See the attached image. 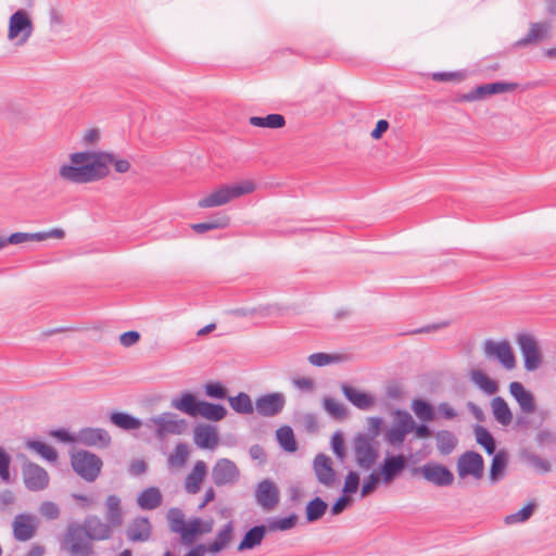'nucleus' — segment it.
<instances>
[{
	"label": "nucleus",
	"mask_w": 556,
	"mask_h": 556,
	"mask_svg": "<svg viewBox=\"0 0 556 556\" xmlns=\"http://www.w3.org/2000/svg\"><path fill=\"white\" fill-rule=\"evenodd\" d=\"M71 164H63L59 168L61 179L73 184H89L105 178L113 165L114 169L124 174L130 169V163L124 159H117L109 152H75L70 155Z\"/></svg>",
	"instance_id": "nucleus-1"
},
{
	"label": "nucleus",
	"mask_w": 556,
	"mask_h": 556,
	"mask_svg": "<svg viewBox=\"0 0 556 556\" xmlns=\"http://www.w3.org/2000/svg\"><path fill=\"white\" fill-rule=\"evenodd\" d=\"M168 529L172 533L180 536V543L185 546H191L197 538L201 535L200 518L195 517L188 522L185 519V514L180 508L173 507L167 511Z\"/></svg>",
	"instance_id": "nucleus-2"
},
{
	"label": "nucleus",
	"mask_w": 556,
	"mask_h": 556,
	"mask_svg": "<svg viewBox=\"0 0 556 556\" xmlns=\"http://www.w3.org/2000/svg\"><path fill=\"white\" fill-rule=\"evenodd\" d=\"M255 190V184L250 180L236 185H223L205 198L198 202L201 208H211L229 203L233 199L252 193Z\"/></svg>",
	"instance_id": "nucleus-3"
},
{
	"label": "nucleus",
	"mask_w": 556,
	"mask_h": 556,
	"mask_svg": "<svg viewBox=\"0 0 556 556\" xmlns=\"http://www.w3.org/2000/svg\"><path fill=\"white\" fill-rule=\"evenodd\" d=\"M61 545L72 556H90L93 552L85 529L76 522L67 526Z\"/></svg>",
	"instance_id": "nucleus-4"
},
{
	"label": "nucleus",
	"mask_w": 556,
	"mask_h": 556,
	"mask_svg": "<svg viewBox=\"0 0 556 556\" xmlns=\"http://www.w3.org/2000/svg\"><path fill=\"white\" fill-rule=\"evenodd\" d=\"M71 465L81 479L93 482L101 472L103 462L94 453L80 450L71 454Z\"/></svg>",
	"instance_id": "nucleus-5"
},
{
	"label": "nucleus",
	"mask_w": 556,
	"mask_h": 556,
	"mask_svg": "<svg viewBox=\"0 0 556 556\" xmlns=\"http://www.w3.org/2000/svg\"><path fill=\"white\" fill-rule=\"evenodd\" d=\"M34 31V24L25 10H17L9 20L8 39L16 46H24Z\"/></svg>",
	"instance_id": "nucleus-6"
},
{
	"label": "nucleus",
	"mask_w": 556,
	"mask_h": 556,
	"mask_svg": "<svg viewBox=\"0 0 556 556\" xmlns=\"http://www.w3.org/2000/svg\"><path fill=\"white\" fill-rule=\"evenodd\" d=\"M148 428H155V434L163 438L167 434H182L187 429V421L174 413H162L153 416L146 422Z\"/></svg>",
	"instance_id": "nucleus-7"
},
{
	"label": "nucleus",
	"mask_w": 556,
	"mask_h": 556,
	"mask_svg": "<svg viewBox=\"0 0 556 556\" xmlns=\"http://www.w3.org/2000/svg\"><path fill=\"white\" fill-rule=\"evenodd\" d=\"M394 417L395 422L386 432L384 439L390 445L400 447L404 443L406 435L413 432L415 428V420L408 412L402 409H396L394 412Z\"/></svg>",
	"instance_id": "nucleus-8"
},
{
	"label": "nucleus",
	"mask_w": 556,
	"mask_h": 556,
	"mask_svg": "<svg viewBox=\"0 0 556 556\" xmlns=\"http://www.w3.org/2000/svg\"><path fill=\"white\" fill-rule=\"evenodd\" d=\"M516 342L520 349L527 371H534L542 365V354L535 338L529 333H519Z\"/></svg>",
	"instance_id": "nucleus-9"
},
{
	"label": "nucleus",
	"mask_w": 556,
	"mask_h": 556,
	"mask_svg": "<svg viewBox=\"0 0 556 556\" xmlns=\"http://www.w3.org/2000/svg\"><path fill=\"white\" fill-rule=\"evenodd\" d=\"M456 469L458 477L462 479L470 476L476 480H480L484 471L483 457L477 452L467 451L458 457Z\"/></svg>",
	"instance_id": "nucleus-10"
},
{
	"label": "nucleus",
	"mask_w": 556,
	"mask_h": 556,
	"mask_svg": "<svg viewBox=\"0 0 556 556\" xmlns=\"http://www.w3.org/2000/svg\"><path fill=\"white\" fill-rule=\"evenodd\" d=\"M355 460L359 468L369 470L378 458L372 440L366 434H358L353 443Z\"/></svg>",
	"instance_id": "nucleus-11"
},
{
	"label": "nucleus",
	"mask_w": 556,
	"mask_h": 556,
	"mask_svg": "<svg viewBox=\"0 0 556 556\" xmlns=\"http://www.w3.org/2000/svg\"><path fill=\"white\" fill-rule=\"evenodd\" d=\"M416 473H420L425 480L435 486H448L454 482L453 472L444 465L439 463H427L415 469Z\"/></svg>",
	"instance_id": "nucleus-12"
},
{
	"label": "nucleus",
	"mask_w": 556,
	"mask_h": 556,
	"mask_svg": "<svg viewBox=\"0 0 556 556\" xmlns=\"http://www.w3.org/2000/svg\"><path fill=\"white\" fill-rule=\"evenodd\" d=\"M483 352L486 357L496 358L506 370H511L516 367V357L507 341L496 342L486 340L483 344Z\"/></svg>",
	"instance_id": "nucleus-13"
},
{
	"label": "nucleus",
	"mask_w": 556,
	"mask_h": 556,
	"mask_svg": "<svg viewBox=\"0 0 556 556\" xmlns=\"http://www.w3.org/2000/svg\"><path fill=\"white\" fill-rule=\"evenodd\" d=\"M22 475L24 484L29 491H41L49 484L47 470L33 462L23 463Z\"/></svg>",
	"instance_id": "nucleus-14"
},
{
	"label": "nucleus",
	"mask_w": 556,
	"mask_h": 556,
	"mask_svg": "<svg viewBox=\"0 0 556 556\" xmlns=\"http://www.w3.org/2000/svg\"><path fill=\"white\" fill-rule=\"evenodd\" d=\"M239 477L240 471L237 465L228 458L217 460L212 469V479L216 486L233 485Z\"/></svg>",
	"instance_id": "nucleus-15"
},
{
	"label": "nucleus",
	"mask_w": 556,
	"mask_h": 556,
	"mask_svg": "<svg viewBox=\"0 0 556 556\" xmlns=\"http://www.w3.org/2000/svg\"><path fill=\"white\" fill-rule=\"evenodd\" d=\"M518 84L516 83H506V81H496L491 84L479 85L470 92L465 93L460 97L462 101L472 102L477 100H482L492 94L510 92L517 89Z\"/></svg>",
	"instance_id": "nucleus-16"
},
{
	"label": "nucleus",
	"mask_w": 556,
	"mask_h": 556,
	"mask_svg": "<svg viewBox=\"0 0 556 556\" xmlns=\"http://www.w3.org/2000/svg\"><path fill=\"white\" fill-rule=\"evenodd\" d=\"M255 501L264 511H271L279 503L280 493L277 485L269 479H264L255 488Z\"/></svg>",
	"instance_id": "nucleus-17"
},
{
	"label": "nucleus",
	"mask_w": 556,
	"mask_h": 556,
	"mask_svg": "<svg viewBox=\"0 0 556 556\" xmlns=\"http://www.w3.org/2000/svg\"><path fill=\"white\" fill-rule=\"evenodd\" d=\"M286 405L283 393L274 392L260 396L255 401V410L262 417H275L279 415Z\"/></svg>",
	"instance_id": "nucleus-18"
},
{
	"label": "nucleus",
	"mask_w": 556,
	"mask_h": 556,
	"mask_svg": "<svg viewBox=\"0 0 556 556\" xmlns=\"http://www.w3.org/2000/svg\"><path fill=\"white\" fill-rule=\"evenodd\" d=\"M80 526L85 529L90 541H105L113 535V526L96 515L87 516Z\"/></svg>",
	"instance_id": "nucleus-19"
},
{
	"label": "nucleus",
	"mask_w": 556,
	"mask_h": 556,
	"mask_svg": "<svg viewBox=\"0 0 556 556\" xmlns=\"http://www.w3.org/2000/svg\"><path fill=\"white\" fill-rule=\"evenodd\" d=\"M111 435L103 428H83L77 433V443L86 446L105 448L111 444Z\"/></svg>",
	"instance_id": "nucleus-20"
},
{
	"label": "nucleus",
	"mask_w": 556,
	"mask_h": 556,
	"mask_svg": "<svg viewBox=\"0 0 556 556\" xmlns=\"http://www.w3.org/2000/svg\"><path fill=\"white\" fill-rule=\"evenodd\" d=\"M65 231L61 228H53L47 231H39L34 233L28 232H14L9 237H4L5 247L8 244H22L30 241H45L48 239H63Z\"/></svg>",
	"instance_id": "nucleus-21"
},
{
	"label": "nucleus",
	"mask_w": 556,
	"mask_h": 556,
	"mask_svg": "<svg viewBox=\"0 0 556 556\" xmlns=\"http://www.w3.org/2000/svg\"><path fill=\"white\" fill-rule=\"evenodd\" d=\"M313 469L318 482L327 488L333 486L336 482V471L332 468V462L329 456L318 454L314 458Z\"/></svg>",
	"instance_id": "nucleus-22"
},
{
	"label": "nucleus",
	"mask_w": 556,
	"mask_h": 556,
	"mask_svg": "<svg viewBox=\"0 0 556 556\" xmlns=\"http://www.w3.org/2000/svg\"><path fill=\"white\" fill-rule=\"evenodd\" d=\"M406 468L404 455H391L383 459L380 468L381 480L386 484L393 482Z\"/></svg>",
	"instance_id": "nucleus-23"
},
{
	"label": "nucleus",
	"mask_w": 556,
	"mask_h": 556,
	"mask_svg": "<svg viewBox=\"0 0 556 556\" xmlns=\"http://www.w3.org/2000/svg\"><path fill=\"white\" fill-rule=\"evenodd\" d=\"M152 534V525L147 517H137L132 519L126 529V538L131 543H142L150 540Z\"/></svg>",
	"instance_id": "nucleus-24"
},
{
	"label": "nucleus",
	"mask_w": 556,
	"mask_h": 556,
	"mask_svg": "<svg viewBox=\"0 0 556 556\" xmlns=\"http://www.w3.org/2000/svg\"><path fill=\"white\" fill-rule=\"evenodd\" d=\"M509 393L518 403L520 410L530 415L536 409L535 397L532 392L526 390L523 384L519 381H513L509 383Z\"/></svg>",
	"instance_id": "nucleus-25"
},
{
	"label": "nucleus",
	"mask_w": 556,
	"mask_h": 556,
	"mask_svg": "<svg viewBox=\"0 0 556 556\" xmlns=\"http://www.w3.org/2000/svg\"><path fill=\"white\" fill-rule=\"evenodd\" d=\"M551 29V22L531 23L530 29L527 33V35L523 38L517 40L515 46L518 48H523L527 46L538 43L539 41H542L543 39L548 37Z\"/></svg>",
	"instance_id": "nucleus-26"
},
{
	"label": "nucleus",
	"mask_w": 556,
	"mask_h": 556,
	"mask_svg": "<svg viewBox=\"0 0 556 556\" xmlns=\"http://www.w3.org/2000/svg\"><path fill=\"white\" fill-rule=\"evenodd\" d=\"M13 534L17 541H28L36 532L35 518L30 515H17L13 520Z\"/></svg>",
	"instance_id": "nucleus-27"
},
{
	"label": "nucleus",
	"mask_w": 556,
	"mask_h": 556,
	"mask_svg": "<svg viewBox=\"0 0 556 556\" xmlns=\"http://www.w3.org/2000/svg\"><path fill=\"white\" fill-rule=\"evenodd\" d=\"M341 390L344 396L358 409L367 410L375 403V400L370 394L362 392L349 384L343 383L341 386Z\"/></svg>",
	"instance_id": "nucleus-28"
},
{
	"label": "nucleus",
	"mask_w": 556,
	"mask_h": 556,
	"mask_svg": "<svg viewBox=\"0 0 556 556\" xmlns=\"http://www.w3.org/2000/svg\"><path fill=\"white\" fill-rule=\"evenodd\" d=\"M105 520L113 528L121 527L124 521L122 502L117 495H109L105 501Z\"/></svg>",
	"instance_id": "nucleus-29"
},
{
	"label": "nucleus",
	"mask_w": 556,
	"mask_h": 556,
	"mask_svg": "<svg viewBox=\"0 0 556 556\" xmlns=\"http://www.w3.org/2000/svg\"><path fill=\"white\" fill-rule=\"evenodd\" d=\"M194 443L201 448H214L218 443L215 428L208 425L195 427Z\"/></svg>",
	"instance_id": "nucleus-30"
},
{
	"label": "nucleus",
	"mask_w": 556,
	"mask_h": 556,
	"mask_svg": "<svg viewBox=\"0 0 556 556\" xmlns=\"http://www.w3.org/2000/svg\"><path fill=\"white\" fill-rule=\"evenodd\" d=\"M233 521H228L217 533L216 539L206 546V552L217 554L225 549L232 539Z\"/></svg>",
	"instance_id": "nucleus-31"
},
{
	"label": "nucleus",
	"mask_w": 556,
	"mask_h": 556,
	"mask_svg": "<svg viewBox=\"0 0 556 556\" xmlns=\"http://www.w3.org/2000/svg\"><path fill=\"white\" fill-rule=\"evenodd\" d=\"M206 475V464L203 460H198L187 476L185 489L189 494H195L200 491L201 483Z\"/></svg>",
	"instance_id": "nucleus-32"
},
{
	"label": "nucleus",
	"mask_w": 556,
	"mask_h": 556,
	"mask_svg": "<svg viewBox=\"0 0 556 556\" xmlns=\"http://www.w3.org/2000/svg\"><path fill=\"white\" fill-rule=\"evenodd\" d=\"M266 526H254L250 530L247 531L244 534L242 541L238 545V551H247V549H253L256 546L261 545L262 541L264 540L266 535Z\"/></svg>",
	"instance_id": "nucleus-33"
},
{
	"label": "nucleus",
	"mask_w": 556,
	"mask_h": 556,
	"mask_svg": "<svg viewBox=\"0 0 556 556\" xmlns=\"http://www.w3.org/2000/svg\"><path fill=\"white\" fill-rule=\"evenodd\" d=\"M163 501V495L159 488L150 486L144 489L137 497V504L144 510L157 508Z\"/></svg>",
	"instance_id": "nucleus-34"
},
{
	"label": "nucleus",
	"mask_w": 556,
	"mask_h": 556,
	"mask_svg": "<svg viewBox=\"0 0 556 556\" xmlns=\"http://www.w3.org/2000/svg\"><path fill=\"white\" fill-rule=\"evenodd\" d=\"M491 408L494 419L504 427H507L513 421V413L507 402L501 397L495 396L491 401Z\"/></svg>",
	"instance_id": "nucleus-35"
},
{
	"label": "nucleus",
	"mask_w": 556,
	"mask_h": 556,
	"mask_svg": "<svg viewBox=\"0 0 556 556\" xmlns=\"http://www.w3.org/2000/svg\"><path fill=\"white\" fill-rule=\"evenodd\" d=\"M507 465L508 457L505 451L501 450L494 453L489 476L491 483H496L504 478Z\"/></svg>",
	"instance_id": "nucleus-36"
},
{
	"label": "nucleus",
	"mask_w": 556,
	"mask_h": 556,
	"mask_svg": "<svg viewBox=\"0 0 556 556\" xmlns=\"http://www.w3.org/2000/svg\"><path fill=\"white\" fill-rule=\"evenodd\" d=\"M470 380L485 394L493 395L498 391V383L480 369H472Z\"/></svg>",
	"instance_id": "nucleus-37"
},
{
	"label": "nucleus",
	"mask_w": 556,
	"mask_h": 556,
	"mask_svg": "<svg viewBox=\"0 0 556 556\" xmlns=\"http://www.w3.org/2000/svg\"><path fill=\"white\" fill-rule=\"evenodd\" d=\"M197 412L198 416H201L211 421H219L227 415V409L223 405L208 403L205 401L199 402Z\"/></svg>",
	"instance_id": "nucleus-38"
},
{
	"label": "nucleus",
	"mask_w": 556,
	"mask_h": 556,
	"mask_svg": "<svg viewBox=\"0 0 556 556\" xmlns=\"http://www.w3.org/2000/svg\"><path fill=\"white\" fill-rule=\"evenodd\" d=\"M199 402L192 393L185 392L180 399H174L170 403L172 407L188 414L189 416H198Z\"/></svg>",
	"instance_id": "nucleus-39"
},
{
	"label": "nucleus",
	"mask_w": 556,
	"mask_h": 556,
	"mask_svg": "<svg viewBox=\"0 0 556 556\" xmlns=\"http://www.w3.org/2000/svg\"><path fill=\"white\" fill-rule=\"evenodd\" d=\"M110 420L114 426L126 431L137 430L142 426V421L139 418L123 412L112 413Z\"/></svg>",
	"instance_id": "nucleus-40"
},
{
	"label": "nucleus",
	"mask_w": 556,
	"mask_h": 556,
	"mask_svg": "<svg viewBox=\"0 0 556 556\" xmlns=\"http://www.w3.org/2000/svg\"><path fill=\"white\" fill-rule=\"evenodd\" d=\"M230 407L238 414L251 415L255 406H253L250 395L245 392H240L236 396L228 397Z\"/></svg>",
	"instance_id": "nucleus-41"
},
{
	"label": "nucleus",
	"mask_w": 556,
	"mask_h": 556,
	"mask_svg": "<svg viewBox=\"0 0 556 556\" xmlns=\"http://www.w3.org/2000/svg\"><path fill=\"white\" fill-rule=\"evenodd\" d=\"M437 448L442 455H448L457 445V438L448 430L438 431L435 434Z\"/></svg>",
	"instance_id": "nucleus-42"
},
{
	"label": "nucleus",
	"mask_w": 556,
	"mask_h": 556,
	"mask_svg": "<svg viewBox=\"0 0 556 556\" xmlns=\"http://www.w3.org/2000/svg\"><path fill=\"white\" fill-rule=\"evenodd\" d=\"M250 124L255 127L281 128L286 125V119L281 114H268L267 116H252Z\"/></svg>",
	"instance_id": "nucleus-43"
},
{
	"label": "nucleus",
	"mask_w": 556,
	"mask_h": 556,
	"mask_svg": "<svg viewBox=\"0 0 556 556\" xmlns=\"http://www.w3.org/2000/svg\"><path fill=\"white\" fill-rule=\"evenodd\" d=\"M328 504L320 497H315L309 501L305 508V516L308 522L319 520L327 511Z\"/></svg>",
	"instance_id": "nucleus-44"
},
{
	"label": "nucleus",
	"mask_w": 556,
	"mask_h": 556,
	"mask_svg": "<svg viewBox=\"0 0 556 556\" xmlns=\"http://www.w3.org/2000/svg\"><path fill=\"white\" fill-rule=\"evenodd\" d=\"M473 432L477 443L480 444L489 455H493L496 450V442L491 432L479 425L475 427Z\"/></svg>",
	"instance_id": "nucleus-45"
},
{
	"label": "nucleus",
	"mask_w": 556,
	"mask_h": 556,
	"mask_svg": "<svg viewBox=\"0 0 556 556\" xmlns=\"http://www.w3.org/2000/svg\"><path fill=\"white\" fill-rule=\"evenodd\" d=\"M25 446L48 462L54 463L58 459V452L52 446L43 442L37 440H28L26 441Z\"/></svg>",
	"instance_id": "nucleus-46"
},
{
	"label": "nucleus",
	"mask_w": 556,
	"mask_h": 556,
	"mask_svg": "<svg viewBox=\"0 0 556 556\" xmlns=\"http://www.w3.org/2000/svg\"><path fill=\"white\" fill-rule=\"evenodd\" d=\"M276 438L280 446L287 452L296 451V441L291 427L282 426L276 431Z\"/></svg>",
	"instance_id": "nucleus-47"
},
{
	"label": "nucleus",
	"mask_w": 556,
	"mask_h": 556,
	"mask_svg": "<svg viewBox=\"0 0 556 556\" xmlns=\"http://www.w3.org/2000/svg\"><path fill=\"white\" fill-rule=\"evenodd\" d=\"M412 409L421 421L428 422L435 418L434 408L425 400L415 399L412 402Z\"/></svg>",
	"instance_id": "nucleus-48"
},
{
	"label": "nucleus",
	"mask_w": 556,
	"mask_h": 556,
	"mask_svg": "<svg viewBox=\"0 0 556 556\" xmlns=\"http://www.w3.org/2000/svg\"><path fill=\"white\" fill-rule=\"evenodd\" d=\"M298 522V516L295 514H291L288 517L278 518L271 517L267 519L266 529L275 532V531H287L295 527Z\"/></svg>",
	"instance_id": "nucleus-49"
},
{
	"label": "nucleus",
	"mask_w": 556,
	"mask_h": 556,
	"mask_svg": "<svg viewBox=\"0 0 556 556\" xmlns=\"http://www.w3.org/2000/svg\"><path fill=\"white\" fill-rule=\"evenodd\" d=\"M323 407L328 415L336 420H343L348 416V408L332 397H325Z\"/></svg>",
	"instance_id": "nucleus-50"
},
{
	"label": "nucleus",
	"mask_w": 556,
	"mask_h": 556,
	"mask_svg": "<svg viewBox=\"0 0 556 556\" xmlns=\"http://www.w3.org/2000/svg\"><path fill=\"white\" fill-rule=\"evenodd\" d=\"M535 509V503L530 502L525 507H522L519 511L515 514L507 515L504 519L506 525H515L525 522L532 516Z\"/></svg>",
	"instance_id": "nucleus-51"
},
{
	"label": "nucleus",
	"mask_w": 556,
	"mask_h": 556,
	"mask_svg": "<svg viewBox=\"0 0 556 556\" xmlns=\"http://www.w3.org/2000/svg\"><path fill=\"white\" fill-rule=\"evenodd\" d=\"M189 457V448L186 443H178L174 452L169 455L168 463L170 466L180 468Z\"/></svg>",
	"instance_id": "nucleus-52"
},
{
	"label": "nucleus",
	"mask_w": 556,
	"mask_h": 556,
	"mask_svg": "<svg viewBox=\"0 0 556 556\" xmlns=\"http://www.w3.org/2000/svg\"><path fill=\"white\" fill-rule=\"evenodd\" d=\"M307 359L313 366L323 367L339 362L340 356L336 354H327L320 352L311 354Z\"/></svg>",
	"instance_id": "nucleus-53"
},
{
	"label": "nucleus",
	"mask_w": 556,
	"mask_h": 556,
	"mask_svg": "<svg viewBox=\"0 0 556 556\" xmlns=\"http://www.w3.org/2000/svg\"><path fill=\"white\" fill-rule=\"evenodd\" d=\"M525 460L541 472H549L552 469L551 464L547 460L541 458L534 453H527L525 455Z\"/></svg>",
	"instance_id": "nucleus-54"
},
{
	"label": "nucleus",
	"mask_w": 556,
	"mask_h": 556,
	"mask_svg": "<svg viewBox=\"0 0 556 556\" xmlns=\"http://www.w3.org/2000/svg\"><path fill=\"white\" fill-rule=\"evenodd\" d=\"M10 464L11 456L0 446V479L7 483L11 480Z\"/></svg>",
	"instance_id": "nucleus-55"
},
{
	"label": "nucleus",
	"mask_w": 556,
	"mask_h": 556,
	"mask_svg": "<svg viewBox=\"0 0 556 556\" xmlns=\"http://www.w3.org/2000/svg\"><path fill=\"white\" fill-rule=\"evenodd\" d=\"M380 480V473L371 472L364 481V484L361 489V496L366 497L375 492Z\"/></svg>",
	"instance_id": "nucleus-56"
},
{
	"label": "nucleus",
	"mask_w": 556,
	"mask_h": 556,
	"mask_svg": "<svg viewBox=\"0 0 556 556\" xmlns=\"http://www.w3.org/2000/svg\"><path fill=\"white\" fill-rule=\"evenodd\" d=\"M205 394L212 399L223 400L227 396V389L219 382H208L204 386Z\"/></svg>",
	"instance_id": "nucleus-57"
},
{
	"label": "nucleus",
	"mask_w": 556,
	"mask_h": 556,
	"mask_svg": "<svg viewBox=\"0 0 556 556\" xmlns=\"http://www.w3.org/2000/svg\"><path fill=\"white\" fill-rule=\"evenodd\" d=\"M331 447L336 456L343 460L345 458L344 439L340 432H334L331 437Z\"/></svg>",
	"instance_id": "nucleus-58"
},
{
	"label": "nucleus",
	"mask_w": 556,
	"mask_h": 556,
	"mask_svg": "<svg viewBox=\"0 0 556 556\" xmlns=\"http://www.w3.org/2000/svg\"><path fill=\"white\" fill-rule=\"evenodd\" d=\"M39 513L47 519L54 520L60 516V508L55 503L48 501L40 505Z\"/></svg>",
	"instance_id": "nucleus-59"
},
{
	"label": "nucleus",
	"mask_w": 556,
	"mask_h": 556,
	"mask_svg": "<svg viewBox=\"0 0 556 556\" xmlns=\"http://www.w3.org/2000/svg\"><path fill=\"white\" fill-rule=\"evenodd\" d=\"M359 475L356 471H350L344 481L343 493L353 494L358 490Z\"/></svg>",
	"instance_id": "nucleus-60"
},
{
	"label": "nucleus",
	"mask_w": 556,
	"mask_h": 556,
	"mask_svg": "<svg viewBox=\"0 0 556 556\" xmlns=\"http://www.w3.org/2000/svg\"><path fill=\"white\" fill-rule=\"evenodd\" d=\"M536 442L541 446L556 444V432L542 430L536 434Z\"/></svg>",
	"instance_id": "nucleus-61"
},
{
	"label": "nucleus",
	"mask_w": 556,
	"mask_h": 556,
	"mask_svg": "<svg viewBox=\"0 0 556 556\" xmlns=\"http://www.w3.org/2000/svg\"><path fill=\"white\" fill-rule=\"evenodd\" d=\"M49 434L64 443H77V434H72L65 429L52 430Z\"/></svg>",
	"instance_id": "nucleus-62"
},
{
	"label": "nucleus",
	"mask_w": 556,
	"mask_h": 556,
	"mask_svg": "<svg viewBox=\"0 0 556 556\" xmlns=\"http://www.w3.org/2000/svg\"><path fill=\"white\" fill-rule=\"evenodd\" d=\"M140 340V333L138 331H127L119 336V342L123 346L129 348L138 343Z\"/></svg>",
	"instance_id": "nucleus-63"
},
{
	"label": "nucleus",
	"mask_w": 556,
	"mask_h": 556,
	"mask_svg": "<svg viewBox=\"0 0 556 556\" xmlns=\"http://www.w3.org/2000/svg\"><path fill=\"white\" fill-rule=\"evenodd\" d=\"M367 424H368V431L370 433V435H368L372 441L376 437L379 435L380 433V428H381V425H382V418L380 417H369L367 419Z\"/></svg>",
	"instance_id": "nucleus-64"
}]
</instances>
